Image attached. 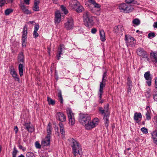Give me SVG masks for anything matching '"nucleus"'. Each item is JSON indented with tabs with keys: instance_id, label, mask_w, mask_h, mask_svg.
<instances>
[{
	"instance_id": "obj_47",
	"label": "nucleus",
	"mask_w": 157,
	"mask_h": 157,
	"mask_svg": "<svg viewBox=\"0 0 157 157\" xmlns=\"http://www.w3.org/2000/svg\"><path fill=\"white\" fill-rule=\"evenodd\" d=\"M39 25H36L35 26L34 30V31L37 32L39 29Z\"/></svg>"
},
{
	"instance_id": "obj_40",
	"label": "nucleus",
	"mask_w": 157,
	"mask_h": 157,
	"mask_svg": "<svg viewBox=\"0 0 157 157\" xmlns=\"http://www.w3.org/2000/svg\"><path fill=\"white\" fill-rule=\"evenodd\" d=\"M27 157H34V154L32 152H28L26 154Z\"/></svg>"
},
{
	"instance_id": "obj_63",
	"label": "nucleus",
	"mask_w": 157,
	"mask_h": 157,
	"mask_svg": "<svg viewBox=\"0 0 157 157\" xmlns=\"http://www.w3.org/2000/svg\"><path fill=\"white\" fill-rule=\"evenodd\" d=\"M22 146L21 145H19V148L20 149H22Z\"/></svg>"
},
{
	"instance_id": "obj_35",
	"label": "nucleus",
	"mask_w": 157,
	"mask_h": 157,
	"mask_svg": "<svg viewBox=\"0 0 157 157\" xmlns=\"http://www.w3.org/2000/svg\"><path fill=\"white\" fill-rule=\"evenodd\" d=\"M61 8L62 11L64 12L65 14H67L68 12L67 10L66 9L65 7L63 5L61 6Z\"/></svg>"
},
{
	"instance_id": "obj_10",
	"label": "nucleus",
	"mask_w": 157,
	"mask_h": 157,
	"mask_svg": "<svg viewBox=\"0 0 157 157\" xmlns=\"http://www.w3.org/2000/svg\"><path fill=\"white\" fill-rule=\"evenodd\" d=\"M137 54L140 57L142 58L147 59L148 60V54L147 52L141 48H138L136 51Z\"/></svg>"
},
{
	"instance_id": "obj_45",
	"label": "nucleus",
	"mask_w": 157,
	"mask_h": 157,
	"mask_svg": "<svg viewBox=\"0 0 157 157\" xmlns=\"http://www.w3.org/2000/svg\"><path fill=\"white\" fill-rule=\"evenodd\" d=\"M27 130L29 132H32L34 131V128L33 126H30V127H29Z\"/></svg>"
},
{
	"instance_id": "obj_42",
	"label": "nucleus",
	"mask_w": 157,
	"mask_h": 157,
	"mask_svg": "<svg viewBox=\"0 0 157 157\" xmlns=\"http://www.w3.org/2000/svg\"><path fill=\"white\" fill-rule=\"evenodd\" d=\"M40 156L41 157H48V156L47 154L45 152L42 153L40 155Z\"/></svg>"
},
{
	"instance_id": "obj_19",
	"label": "nucleus",
	"mask_w": 157,
	"mask_h": 157,
	"mask_svg": "<svg viewBox=\"0 0 157 157\" xmlns=\"http://www.w3.org/2000/svg\"><path fill=\"white\" fill-rule=\"evenodd\" d=\"M124 30L123 26L121 25L116 26L114 28V31L116 33H120Z\"/></svg>"
},
{
	"instance_id": "obj_50",
	"label": "nucleus",
	"mask_w": 157,
	"mask_h": 157,
	"mask_svg": "<svg viewBox=\"0 0 157 157\" xmlns=\"http://www.w3.org/2000/svg\"><path fill=\"white\" fill-rule=\"evenodd\" d=\"M60 132L61 134H62L63 135H64L65 134V131L64 128H60Z\"/></svg>"
},
{
	"instance_id": "obj_7",
	"label": "nucleus",
	"mask_w": 157,
	"mask_h": 157,
	"mask_svg": "<svg viewBox=\"0 0 157 157\" xmlns=\"http://www.w3.org/2000/svg\"><path fill=\"white\" fill-rule=\"evenodd\" d=\"M118 8L121 12L126 13L131 12L133 10V8L131 6L125 3L119 4Z\"/></svg>"
},
{
	"instance_id": "obj_55",
	"label": "nucleus",
	"mask_w": 157,
	"mask_h": 157,
	"mask_svg": "<svg viewBox=\"0 0 157 157\" xmlns=\"http://www.w3.org/2000/svg\"><path fill=\"white\" fill-rule=\"evenodd\" d=\"M40 1L39 0H35L34 1V4L35 5H37L38 6V5L39 4Z\"/></svg>"
},
{
	"instance_id": "obj_16",
	"label": "nucleus",
	"mask_w": 157,
	"mask_h": 157,
	"mask_svg": "<svg viewBox=\"0 0 157 157\" xmlns=\"http://www.w3.org/2000/svg\"><path fill=\"white\" fill-rule=\"evenodd\" d=\"M10 73L12 75V77L16 81H19V78L18 77L16 72L15 71L13 67L10 71Z\"/></svg>"
},
{
	"instance_id": "obj_46",
	"label": "nucleus",
	"mask_w": 157,
	"mask_h": 157,
	"mask_svg": "<svg viewBox=\"0 0 157 157\" xmlns=\"http://www.w3.org/2000/svg\"><path fill=\"white\" fill-rule=\"evenodd\" d=\"M147 80L146 83H147L149 86H150L151 85V79L148 80Z\"/></svg>"
},
{
	"instance_id": "obj_58",
	"label": "nucleus",
	"mask_w": 157,
	"mask_h": 157,
	"mask_svg": "<svg viewBox=\"0 0 157 157\" xmlns=\"http://www.w3.org/2000/svg\"><path fill=\"white\" fill-rule=\"evenodd\" d=\"M14 130L15 132V133L16 134L18 132V128L17 126H15L14 127Z\"/></svg>"
},
{
	"instance_id": "obj_43",
	"label": "nucleus",
	"mask_w": 157,
	"mask_h": 157,
	"mask_svg": "<svg viewBox=\"0 0 157 157\" xmlns=\"http://www.w3.org/2000/svg\"><path fill=\"white\" fill-rule=\"evenodd\" d=\"M35 144V146L36 148H41V145L40 144V143L38 142H36Z\"/></svg>"
},
{
	"instance_id": "obj_5",
	"label": "nucleus",
	"mask_w": 157,
	"mask_h": 157,
	"mask_svg": "<svg viewBox=\"0 0 157 157\" xmlns=\"http://www.w3.org/2000/svg\"><path fill=\"white\" fill-rule=\"evenodd\" d=\"M52 129L51 124L49 123L47 127V136L42 141V144L44 146L50 144V136Z\"/></svg>"
},
{
	"instance_id": "obj_11",
	"label": "nucleus",
	"mask_w": 157,
	"mask_h": 157,
	"mask_svg": "<svg viewBox=\"0 0 157 157\" xmlns=\"http://www.w3.org/2000/svg\"><path fill=\"white\" fill-rule=\"evenodd\" d=\"M125 40L127 46H133L135 43V39L133 37L129 35H126L125 36Z\"/></svg>"
},
{
	"instance_id": "obj_21",
	"label": "nucleus",
	"mask_w": 157,
	"mask_h": 157,
	"mask_svg": "<svg viewBox=\"0 0 157 157\" xmlns=\"http://www.w3.org/2000/svg\"><path fill=\"white\" fill-rule=\"evenodd\" d=\"M79 3L78 1L76 0H73L71 3L70 5L72 9L76 10V9L79 5Z\"/></svg>"
},
{
	"instance_id": "obj_12",
	"label": "nucleus",
	"mask_w": 157,
	"mask_h": 157,
	"mask_svg": "<svg viewBox=\"0 0 157 157\" xmlns=\"http://www.w3.org/2000/svg\"><path fill=\"white\" fill-rule=\"evenodd\" d=\"M54 22L56 25H58L61 20V15L60 11H57L55 13Z\"/></svg>"
},
{
	"instance_id": "obj_62",
	"label": "nucleus",
	"mask_w": 157,
	"mask_h": 157,
	"mask_svg": "<svg viewBox=\"0 0 157 157\" xmlns=\"http://www.w3.org/2000/svg\"><path fill=\"white\" fill-rule=\"evenodd\" d=\"M53 2L55 4L57 3L58 0H52Z\"/></svg>"
},
{
	"instance_id": "obj_64",
	"label": "nucleus",
	"mask_w": 157,
	"mask_h": 157,
	"mask_svg": "<svg viewBox=\"0 0 157 157\" xmlns=\"http://www.w3.org/2000/svg\"><path fill=\"white\" fill-rule=\"evenodd\" d=\"M18 157H25L22 154L21 155Z\"/></svg>"
},
{
	"instance_id": "obj_29",
	"label": "nucleus",
	"mask_w": 157,
	"mask_h": 157,
	"mask_svg": "<svg viewBox=\"0 0 157 157\" xmlns=\"http://www.w3.org/2000/svg\"><path fill=\"white\" fill-rule=\"evenodd\" d=\"M144 77L146 80L151 79V75L149 71H147L144 74Z\"/></svg>"
},
{
	"instance_id": "obj_13",
	"label": "nucleus",
	"mask_w": 157,
	"mask_h": 157,
	"mask_svg": "<svg viewBox=\"0 0 157 157\" xmlns=\"http://www.w3.org/2000/svg\"><path fill=\"white\" fill-rule=\"evenodd\" d=\"M65 27L67 30H71L73 28V21L71 18L67 19V22L65 24Z\"/></svg>"
},
{
	"instance_id": "obj_9",
	"label": "nucleus",
	"mask_w": 157,
	"mask_h": 157,
	"mask_svg": "<svg viewBox=\"0 0 157 157\" xmlns=\"http://www.w3.org/2000/svg\"><path fill=\"white\" fill-rule=\"evenodd\" d=\"M27 28L26 26H25L23 28L22 31V35L21 38L22 45L23 47H26L27 44Z\"/></svg>"
},
{
	"instance_id": "obj_56",
	"label": "nucleus",
	"mask_w": 157,
	"mask_h": 157,
	"mask_svg": "<svg viewBox=\"0 0 157 157\" xmlns=\"http://www.w3.org/2000/svg\"><path fill=\"white\" fill-rule=\"evenodd\" d=\"M30 0H24L25 3L27 5L29 4Z\"/></svg>"
},
{
	"instance_id": "obj_4",
	"label": "nucleus",
	"mask_w": 157,
	"mask_h": 157,
	"mask_svg": "<svg viewBox=\"0 0 157 157\" xmlns=\"http://www.w3.org/2000/svg\"><path fill=\"white\" fill-rule=\"evenodd\" d=\"M71 144L74 156L75 157L79 155V157H81L82 155V153L81 151L80 150L78 142L74 139H72L71 140Z\"/></svg>"
},
{
	"instance_id": "obj_24",
	"label": "nucleus",
	"mask_w": 157,
	"mask_h": 157,
	"mask_svg": "<svg viewBox=\"0 0 157 157\" xmlns=\"http://www.w3.org/2000/svg\"><path fill=\"white\" fill-rule=\"evenodd\" d=\"M24 60L23 53L22 52H20L18 56V62L20 63H23Z\"/></svg>"
},
{
	"instance_id": "obj_48",
	"label": "nucleus",
	"mask_w": 157,
	"mask_h": 157,
	"mask_svg": "<svg viewBox=\"0 0 157 157\" xmlns=\"http://www.w3.org/2000/svg\"><path fill=\"white\" fill-rule=\"evenodd\" d=\"M33 35L34 37L35 38H36L39 36V35L38 33H37V32L34 31Z\"/></svg>"
},
{
	"instance_id": "obj_26",
	"label": "nucleus",
	"mask_w": 157,
	"mask_h": 157,
	"mask_svg": "<svg viewBox=\"0 0 157 157\" xmlns=\"http://www.w3.org/2000/svg\"><path fill=\"white\" fill-rule=\"evenodd\" d=\"M103 88H102V92L101 93H100V89H99V91L98 93V95L99 98V100L98 101V102L99 103H100L101 104L103 102V100L101 99L102 95L103 93Z\"/></svg>"
},
{
	"instance_id": "obj_44",
	"label": "nucleus",
	"mask_w": 157,
	"mask_h": 157,
	"mask_svg": "<svg viewBox=\"0 0 157 157\" xmlns=\"http://www.w3.org/2000/svg\"><path fill=\"white\" fill-rule=\"evenodd\" d=\"M155 36V34L153 33H150L148 34V37L149 38Z\"/></svg>"
},
{
	"instance_id": "obj_52",
	"label": "nucleus",
	"mask_w": 157,
	"mask_h": 157,
	"mask_svg": "<svg viewBox=\"0 0 157 157\" xmlns=\"http://www.w3.org/2000/svg\"><path fill=\"white\" fill-rule=\"evenodd\" d=\"M127 84L129 86V88H130L132 87L131 81L130 80H128L127 82Z\"/></svg>"
},
{
	"instance_id": "obj_57",
	"label": "nucleus",
	"mask_w": 157,
	"mask_h": 157,
	"mask_svg": "<svg viewBox=\"0 0 157 157\" xmlns=\"http://www.w3.org/2000/svg\"><path fill=\"white\" fill-rule=\"evenodd\" d=\"M155 87L157 89V77L155 79Z\"/></svg>"
},
{
	"instance_id": "obj_36",
	"label": "nucleus",
	"mask_w": 157,
	"mask_h": 157,
	"mask_svg": "<svg viewBox=\"0 0 157 157\" xmlns=\"http://www.w3.org/2000/svg\"><path fill=\"white\" fill-rule=\"evenodd\" d=\"M153 96L154 101L157 102V90L153 93Z\"/></svg>"
},
{
	"instance_id": "obj_34",
	"label": "nucleus",
	"mask_w": 157,
	"mask_h": 157,
	"mask_svg": "<svg viewBox=\"0 0 157 157\" xmlns=\"http://www.w3.org/2000/svg\"><path fill=\"white\" fill-rule=\"evenodd\" d=\"M146 96L149 98L151 96V90L150 89H148L145 93Z\"/></svg>"
},
{
	"instance_id": "obj_38",
	"label": "nucleus",
	"mask_w": 157,
	"mask_h": 157,
	"mask_svg": "<svg viewBox=\"0 0 157 157\" xmlns=\"http://www.w3.org/2000/svg\"><path fill=\"white\" fill-rule=\"evenodd\" d=\"M17 152V150L14 148L12 153L13 157H16V155Z\"/></svg>"
},
{
	"instance_id": "obj_49",
	"label": "nucleus",
	"mask_w": 157,
	"mask_h": 157,
	"mask_svg": "<svg viewBox=\"0 0 157 157\" xmlns=\"http://www.w3.org/2000/svg\"><path fill=\"white\" fill-rule=\"evenodd\" d=\"M6 3V0H0V4H1V6H2Z\"/></svg>"
},
{
	"instance_id": "obj_41",
	"label": "nucleus",
	"mask_w": 157,
	"mask_h": 157,
	"mask_svg": "<svg viewBox=\"0 0 157 157\" xmlns=\"http://www.w3.org/2000/svg\"><path fill=\"white\" fill-rule=\"evenodd\" d=\"M141 131L144 133L147 134L148 133L147 129L145 127L142 128H141Z\"/></svg>"
},
{
	"instance_id": "obj_3",
	"label": "nucleus",
	"mask_w": 157,
	"mask_h": 157,
	"mask_svg": "<svg viewBox=\"0 0 157 157\" xmlns=\"http://www.w3.org/2000/svg\"><path fill=\"white\" fill-rule=\"evenodd\" d=\"M83 22L86 27L90 28L93 25L94 22L92 17L89 12L85 11L83 14Z\"/></svg>"
},
{
	"instance_id": "obj_14",
	"label": "nucleus",
	"mask_w": 157,
	"mask_h": 157,
	"mask_svg": "<svg viewBox=\"0 0 157 157\" xmlns=\"http://www.w3.org/2000/svg\"><path fill=\"white\" fill-rule=\"evenodd\" d=\"M107 75V72H105L103 75L102 81L100 82V91L101 93L102 91V88H103L105 86L106 82V79L105 78Z\"/></svg>"
},
{
	"instance_id": "obj_37",
	"label": "nucleus",
	"mask_w": 157,
	"mask_h": 157,
	"mask_svg": "<svg viewBox=\"0 0 157 157\" xmlns=\"http://www.w3.org/2000/svg\"><path fill=\"white\" fill-rule=\"evenodd\" d=\"M92 4L94 5V6L95 8H99L101 7V5L96 3L95 2H94Z\"/></svg>"
},
{
	"instance_id": "obj_53",
	"label": "nucleus",
	"mask_w": 157,
	"mask_h": 157,
	"mask_svg": "<svg viewBox=\"0 0 157 157\" xmlns=\"http://www.w3.org/2000/svg\"><path fill=\"white\" fill-rule=\"evenodd\" d=\"M97 31V29L95 28H93L91 29V33L93 34L95 33Z\"/></svg>"
},
{
	"instance_id": "obj_1",
	"label": "nucleus",
	"mask_w": 157,
	"mask_h": 157,
	"mask_svg": "<svg viewBox=\"0 0 157 157\" xmlns=\"http://www.w3.org/2000/svg\"><path fill=\"white\" fill-rule=\"evenodd\" d=\"M79 122L87 130H90L96 127L99 122V120L95 118L91 121V117L88 115L81 114L79 116Z\"/></svg>"
},
{
	"instance_id": "obj_2",
	"label": "nucleus",
	"mask_w": 157,
	"mask_h": 157,
	"mask_svg": "<svg viewBox=\"0 0 157 157\" xmlns=\"http://www.w3.org/2000/svg\"><path fill=\"white\" fill-rule=\"evenodd\" d=\"M109 104H107L105 105L104 109L101 107H100L99 108V111L101 114L104 116L103 119L104 121L105 125L106 128H108L109 123Z\"/></svg>"
},
{
	"instance_id": "obj_51",
	"label": "nucleus",
	"mask_w": 157,
	"mask_h": 157,
	"mask_svg": "<svg viewBox=\"0 0 157 157\" xmlns=\"http://www.w3.org/2000/svg\"><path fill=\"white\" fill-rule=\"evenodd\" d=\"M29 124H30L29 123H25V126L26 128L27 129V130L29 128V127H30V126Z\"/></svg>"
},
{
	"instance_id": "obj_25",
	"label": "nucleus",
	"mask_w": 157,
	"mask_h": 157,
	"mask_svg": "<svg viewBox=\"0 0 157 157\" xmlns=\"http://www.w3.org/2000/svg\"><path fill=\"white\" fill-rule=\"evenodd\" d=\"M18 70L19 75L21 76L23 75L24 67L21 63L19 65Z\"/></svg>"
},
{
	"instance_id": "obj_18",
	"label": "nucleus",
	"mask_w": 157,
	"mask_h": 157,
	"mask_svg": "<svg viewBox=\"0 0 157 157\" xmlns=\"http://www.w3.org/2000/svg\"><path fill=\"white\" fill-rule=\"evenodd\" d=\"M65 48L64 45H61L59 48L58 50V54L57 56V59L59 60L60 57V55L63 54V52L64 51Z\"/></svg>"
},
{
	"instance_id": "obj_22",
	"label": "nucleus",
	"mask_w": 157,
	"mask_h": 157,
	"mask_svg": "<svg viewBox=\"0 0 157 157\" xmlns=\"http://www.w3.org/2000/svg\"><path fill=\"white\" fill-rule=\"evenodd\" d=\"M100 36L101 40L104 42L105 40V34L104 31L102 30H100L99 31Z\"/></svg>"
},
{
	"instance_id": "obj_17",
	"label": "nucleus",
	"mask_w": 157,
	"mask_h": 157,
	"mask_svg": "<svg viewBox=\"0 0 157 157\" xmlns=\"http://www.w3.org/2000/svg\"><path fill=\"white\" fill-rule=\"evenodd\" d=\"M20 7L22 12L25 13L27 14L31 13V11L26 8L24 4L21 3L20 5Z\"/></svg>"
},
{
	"instance_id": "obj_33",
	"label": "nucleus",
	"mask_w": 157,
	"mask_h": 157,
	"mask_svg": "<svg viewBox=\"0 0 157 157\" xmlns=\"http://www.w3.org/2000/svg\"><path fill=\"white\" fill-rule=\"evenodd\" d=\"M47 100L48 102L49 105H54L55 104V101H54L52 100L51 98L48 97Z\"/></svg>"
},
{
	"instance_id": "obj_15",
	"label": "nucleus",
	"mask_w": 157,
	"mask_h": 157,
	"mask_svg": "<svg viewBox=\"0 0 157 157\" xmlns=\"http://www.w3.org/2000/svg\"><path fill=\"white\" fill-rule=\"evenodd\" d=\"M56 118L61 122L65 121H66V117L65 115L62 112H59L56 114Z\"/></svg>"
},
{
	"instance_id": "obj_39",
	"label": "nucleus",
	"mask_w": 157,
	"mask_h": 157,
	"mask_svg": "<svg viewBox=\"0 0 157 157\" xmlns=\"http://www.w3.org/2000/svg\"><path fill=\"white\" fill-rule=\"evenodd\" d=\"M39 10V7L38 5H35L34 4L33 7V10L35 11H38Z\"/></svg>"
},
{
	"instance_id": "obj_28",
	"label": "nucleus",
	"mask_w": 157,
	"mask_h": 157,
	"mask_svg": "<svg viewBox=\"0 0 157 157\" xmlns=\"http://www.w3.org/2000/svg\"><path fill=\"white\" fill-rule=\"evenodd\" d=\"M84 10V9L83 6L79 4V5H78L77 8L76 9V11L78 13H81Z\"/></svg>"
},
{
	"instance_id": "obj_59",
	"label": "nucleus",
	"mask_w": 157,
	"mask_h": 157,
	"mask_svg": "<svg viewBox=\"0 0 157 157\" xmlns=\"http://www.w3.org/2000/svg\"><path fill=\"white\" fill-rule=\"evenodd\" d=\"M59 126L60 127V128H63V124L61 123H59Z\"/></svg>"
},
{
	"instance_id": "obj_30",
	"label": "nucleus",
	"mask_w": 157,
	"mask_h": 157,
	"mask_svg": "<svg viewBox=\"0 0 157 157\" xmlns=\"http://www.w3.org/2000/svg\"><path fill=\"white\" fill-rule=\"evenodd\" d=\"M13 11V9L10 8L7 9L5 11V14L7 16L9 15Z\"/></svg>"
},
{
	"instance_id": "obj_8",
	"label": "nucleus",
	"mask_w": 157,
	"mask_h": 157,
	"mask_svg": "<svg viewBox=\"0 0 157 157\" xmlns=\"http://www.w3.org/2000/svg\"><path fill=\"white\" fill-rule=\"evenodd\" d=\"M66 111L68 117V124L70 126H73L75 122L74 114L73 113L71 109L70 108H67Z\"/></svg>"
},
{
	"instance_id": "obj_60",
	"label": "nucleus",
	"mask_w": 157,
	"mask_h": 157,
	"mask_svg": "<svg viewBox=\"0 0 157 157\" xmlns=\"http://www.w3.org/2000/svg\"><path fill=\"white\" fill-rule=\"evenodd\" d=\"M153 26L154 28H157V22H155L154 23Z\"/></svg>"
},
{
	"instance_id": "obj_61",
	"label": "nucleus",
	"mask_w": 157,
	"mask_h": 157,
	"mask_svg": "<svg viewBox=\"0 0 157 157\" xmlns=\"http://www.w3.org/2000/svg\"><path fill=\"white\" fill-rule=\"evenodd\" d=\"M89 2L92 4L95 2L94 0H89Z\"/></svg>"
},
{
	"instance_id": "obj_23",
	"label": "nucleus",
	"mask_w": 157,
	"mask_h": 157,
	"mask_svg": "<svg viewBox=\"0 0 157 157\" xmlns=\"http://www.w3.org/2000/svg\"><path fill=\"white\" fill-rule=\"evenodd\" d=\"M147 112L146 113V119L147 120H149L151 119V110L150 107L147 106L146 107Z\"/></svg>"
},
{
	"instance_id": "obj_20",
	"label": "nucleus",
	"mask_w": 157,
	"mask_h": 157,
	"mask_svg": "<svg viewBox=\"0 0 157 157\" xmlns=\"http://www.w3.org/2000/svg\"><path fill=\"white\" fill-rule=\"evenodd\" d=\"M151 138L154 143L157 144V130H155L151 133Z\"/></svg>"
},
{
	"instance_id": "obj_54",
	"label": "nucleus",
	"mask_w": 157,
	"mask_h": 157,
	"mask_svg": "<svg viewBox=\"0 0 157 157\" xmlns=\"http://www.w3.org/2000/svg\"><path fill=\"white\" fill-rule=\"evenodd\" d=\"M125 1L127 4H130L132 3L133 1V0H125Z\"/></svg>"
},
{
	"instance_id": "obj_27",
	"label": "nucleus",
	"mask_w": 157,
	"mask_h": 157,
	"mask_svg": "<svg viewBox=\"0 0 157 157\" xmlns=\"http://www.w3.org/2000/svg\"><path fill=\"white\" fill-rule=\"evenodd\" d=\"M142 117V115L140 113H135L134 115V118L135 121H138L139 118Z\"/></svg>"
},
{
	"instance_id": "obj_32",
	"label": "nucleus",
	"mask_w": 157,
	"mask_h": 157,
	"mask_svg": "<svg viewBox=\"0 0 157 157\" xmlns=\"http://www.w3.org/2000/svg\"><path fill=\"white\" fill-rule=\"evenodd\" d=\"M58 95L60 102L62 103H63V99L62 96L61 92L60 91H59L58 92Z\"/></svg>"
},
{
	"instance_id": "obj_31",
	"label": "nucleus",
	"mask_w": 157,
	"mask_h": 157,
	"mask_svg": "<svg viewBox=\"0 0 157 157\" xmlns=\"http://www.w3.org/2000/svg\"><path fill=\"white\" fill-rule=\"evenodd\" d=\"M132 22L133 25L137 26L140 24V21L139 19L136 18L133 20Z\"/></svg>"
},
{
	"instance_id": "obj_6",
	"label": "nucleus",
	"mask_w": 157,
	"mask_h": 157,
	"mask_svg": "<svg viewBox=\"0 0 157 157\" xmlns=\"http://www.w3.org/2000/svg\"><path fill=\"white\" fill-rule=\"evenodd\" d=\"M52 129L51 124L49 123L47 127V136L42 141V144L44 146L50 144V136Z\"/></svg>"
}]
</instances>
